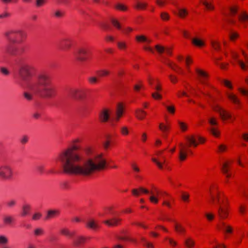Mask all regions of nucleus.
Listing matches in <instances>:
<instances>
[{
    "mask_svg": "<svg viewBox=\"0 0 248 248\" xmlns=\"http://www.w3.org/2000/svg\"><path fill=\"white\" fill-rule=\"evenodd\" d=\"M81 141L79 139L74 140L73 144L58 155L57 161L62 163L63 172L69 175L89 177L96 172L104 170L106 160L102 155H99L93 159H88L82 165H76L83 160L82 156L77 153L80 149V146L77 143Z\"/></svg>",
    "mask_w": 248,
    "mask_h": 248,
    "instance_id": "f257e3e1",
    "label": "nucleus"
},
{
    "mask_svg": "<svg viewBox=\"0 0 248 248\" xmlns=\"http://www.w3.org/2000/svg\"><path fill=\"white\" fill-rule=\"evenodd\" d=\"M25 88L28 92L23 93V96L27 100L33 99V96L42 98H52L57 94L56 88L51 86V79L46 73L39 74L35 80L26 83Z\"/></svg>",
    "mask_w": 248,
    "mask_h": 248,
    "instance_id": "f03ea898",
    "label": "nucleus"
},
{
    "mask_svg": "<svg viewBox=\"0 0 248 248\" xmlns=\"http://www.w3.org/2000/svg\"><path fill=\"white\" fill-rule=\"evenodd\" d=\"M186 143H180L179 144V159L181 162L186 159L188 154H193L191 147L196 148L200 144H203L205 141L204 138L195 135L186 136Z\"/></svg>",
    "mask_w": 248,
    "mask_h": 248,
    "instance_id": "7ed1b4c3",
    "label": "nucleus"
},
{
    "mask_svg": "<svg viewBox=\"0 0 248 248\" xmlns=\"http://www.w3.org/2000/svg\"><path fill=\"white\" fill-rule=\"evenodd\" d=\"M18 72L21 79L27 83L29 81L33 80L32 78L36 75L37 69L32 64L24 63L20 66Z\"/></svg>",
    "mask_w": 248,
    "mask_h": 248,
    "instance_id": "20e7f679",
    "label": "nucleus"
},
{
    "mask_svg": "<svg viewBox=\"0 0 248 248\" xmlns=\"http://www.w3.org/2000/svg\"><path fill=\"white\" fill-rule=\"evenodd\" d=\"M7 40L13 44H21L26 40L27 35L25 31L17 30H10L4 33Z\"/></svg>",
    "mask_w": 248,
    "mask_h": 248,
    "instance_id": "39448f33",
    "label": "nucleus"
},
{
    "mask_svg": "<svg viewBox=\"0 0 248 248\" xmlns=\"http://www.w3.org/2000/svg\"><path fill=\"white\" fill-rule=\"evenodd\" d=\"M219 207L217 210V216L220 219L225 220L228 218L231 211V206L227 197H223L217 201Z\"/></svg>",
    "mask_w": 248,
    "mask_h": 248,
    "instance_id": "423d86ee",
    "label": "nucleus"
},
{
    "mask_svg": "<svg viewBox=\"0 0 248 248\" xmlns=\"http://www.w3.org/2000/svg\"><path fill=\"white\" fill-rule=\"evenodd\" d=\"M75 61L77 62H84L92 60V54L85 47H78L74 54Z\"/></svg>",
    "mask_w": 248,
    "mask_h": 248,
    "instance_id": "0eeeda50",
    "label": "nucleus"
},
{
    "mask_svg": "<svg viewBox=\"0 0 248 248\" xmlns=\"http://www.w3.org/2000/svg\"><path fill=\"white\" fill-rule=\"evenodd\" d=\"M16 44L12 43L8 45L5 48V54L10 56H18L22 55L25 51V47Z\"/></svg>",
    "mask_w": 248,
    "mask_h": 248,
    "instance_id": "6e6552de",
    "label": "nucleus"
},
{
    "mask_svg": "<svg viewBox=\"0 0 248 248\" xmlns=\"http://www.w3.org/2000/svg\"><path fill=\"white\" fill-rule=\"evenodd\" d=\"M87 90L83 88H72L68 92V96L74 99L82 100L87 96Z\"/></svg>",
    "mask_w": 248,
    "mask_h": 248,
    "instance_id": "1a4fd4ad",
    "label": "nucleus"
},
{
    "mask_svg": "<svg viewBox=\"0 0 248 248\" xmlns=\"http://www.w3.org/2000/svg\"><path fill=\"white\" fill-rule=\"evenodd\" d=\"M73 40L69 37L61 38L57 43V49L60 51L67 52L73 46Z\"/></svg>",
    "mask_w": 248,
    "mask_h": 248,
    "instance_id": "9d476101",
    "label": "nucleus"
},
{
    "mask_svg": "<svg viewBox=\"0 0 248 248\" xmlns=\"http://www.w3.org/2000/svg\"><path fill=\"white\" fill-rule=\"evenodd\" d=\"M195 72L197 80L202 84L208 85L210 78L209 73L200 67H196Z\"/></svg>",
    "mask_w": 248,
    "mask_h": 248,
    "instance_id": "9b49d317",
    "label": "nucleus"
},
{
    "mask_svg": "<svg viewBox=\"0 0 248 248\" xmlns=\"http://www.w3.org/2000/svg\"><path fill=\"white\" fill-rule=\"evenodd\" d=\"M209 191L211 200L213 202L216 200L219 201L221 200L223 197H226L223 193L219 191L218 186L217 183H213L211 185Z\"/></svg>",
    "mask_w": 248,
    "mask_h": 248,
    "instance_id": "f8f14e48",
    "label": "nucleus"
},
{
    "mask_svg": "<svg viewBox=\"0 0 248 248\" xmlns=\"http://www.w3.org/2000/svg\"><path fill=\"white\" fill-rule=\"evenodd\" d=\"M111 109L109 108H103L98 113V120L100 123H108L110 118Z\"/></svg>",
    "mask_w": 248,
    "mask_h": 248,
    "instance_id": "ddd939ff",
    "label": "nucleus"
},
{
    "mask_svg": "<svg viewBox=\"0 0 248 248\" xmlns=\"http://www.w3.org/2000/svg\"><path fill=\"white\" fill-rule=\"evenodd\" d=\"M214 110L219 114L221 120L223 121L231 120L232 118V115L229 111L218 105L215 106Z\"/></svg>",
    "mask_w": 248,
    "mask_h": 248,
    "instance_id": "4468645a",
    "label": "nucleus"
},
{
    "mask_svg": "<svg viewBox=\"0 0 248 248\" xmlns=\"http://www.w3.org/2000/svg\"><path fill=\"white\" fill-rule=\"evenodd\" d=\"M232 161V160L225 161L222 165L221 170L223 175L227 178H230L232 176L231 171Z\"/></svg>",
    "mask_w": 248,
    "mask_h": 248,
    "instance_id": "2eb2a0df",
    "label": "nucleus"
},
{
    "mask_svg": "<svg viewBox=\"0 0 248 248\" xmlns=\"http://www.w3.org/2000/svg\"><path fill=\"white\" fill-rule=\"evenodd\" d=\"M125 109V104L122 102H118L117 104L115 111V120L116 122L120 121V119L123 117Z\"/></svg>",
    "mask_w": 248,
    "mask_h": 248,
    "instance_id": "dca6fc26",
    "label": "nucleus"
},
{
    "mask_svg": "<svg viewBox=\"0 0 248 248\" xmlns=\"http://www.w3.org/2000/svg\"><path fill=\"white\" fill-rule=\"evenodd\" d=\"M151 160L155 164L159 170H163L164 168L168 170H171V168L168 166L167 159L165 156H162L161 161H159L158 159L155 157H152Z\"/></svg>",
    "mask_w": 248,
    "mask_h": 248,
    "instance_id": "f3484780",
    "label": "nucleus"
},
{
    "mask_svg": "<svg viewBox=\"0 0 248 248\" xmlns=\"http://www.w3.org/2000/svg\"><path fill=\"white\" fill-rule=\"evenodd\" d=\"M160 190L157 187H156L155 185H152L150 186V188L149 190V193L151 194V196L149 198L150 202L154 204H157L159 202L158 198H156L154 196L155 194H156L158 193V191Z\"/></svg>",
    "mask_w": 248,
    "mask_h": 248,
    "instance_id": "a211bd4d",
    "label": "nucleus"
},
{
    "mask_svg": "<svg viewBox=\"0 0 248 248\" xmlns=\"http://www.w3.org/2000/svg\"><path fill=\"white\" fill-rule=\"evenodd\" d=\"M158 128L163 133L164 136L167 137L170 131L171 124L168 122H166V123H160L159 124Z\"/></svg>",
    "mask_w": 248,
    "mask_h": 248,
    "instance_id": "6ab92c4d",
    "label": "nucleus"
},
{
    "mask_svg": "<svg viewBox=\"0 0 248 248\" xmlns=\"http://www.w3.org/2000/svg\"><path fill=\"white\" fill-rule=\"evenodd\" d=\"M86 227L94 231H97L100 229L98 221L93 218L89 219L86 223Z\"/></svg>",
    "mask_w": 248,
    "mask_h": 248,
    "instance_id": "aec40b11",
    "label": "nucleus"
},
{
    "mask_svg": "<svg viewBox=\"0 0 248 248\" xmlns=\"http://www.w3.org/2000/svg\"><path fill=\"white\" fill-rule=\"evenodd\" d=\"M122 219L114 217L110 219L105 220L103 223L108 227L117 226L122 223Z\"/></svg>",
    "mask_w": 248,
    "mask_h": 248,
    "instance_id": "412c9836",
    "label": "nucleus"
},
{
    "mask_svg": "<svg viewBox=\"0 0 248 248\" xmlns=\"http://www.w3.org/2000/svg\"><path fill=\"white\" fill-rule=\"evenodd\" d=\"M227 97L232 103L236 106L237 108H240L241 101L235 94L233 93H228Z\"/></svg>",
    "mask_w": 248,
    "mask_h": 248,
    "instance_id": "4be33fe9",
    "label": "nucleus"
},
{
    "mask_svg": "<svg viewBox=\"0 0 248 248\" xmlns=\"http://www.w3.org/2000/svg\"><path fill=\"white\" fill-rule=\"evenodd\" d=\"M165 200L162 202V206H166L169 209L172 208L173 205L174 203V199L169 194V196H165Z\"/></svg>",
    "mask_w": 248,
    "mask_h": 248,
    "instance_id": "5701e85b",
    "label": "nucleus"
},
{
    "mask_svg": "<svg viewBox=\"0 0 248 248\" xmlns=\"http://www.w3.org/2000/svg\"><path fill=\"white\" fill-rule=\"evenodd\" d=\"M222 226L224 227V234L225 239H227L229 235H231L233 232V227L229 225L226 224L225 223H222Z\"/></svg>",
    "mask_w": 248,
    "mask_h": 248,
    "instance_id": "b1692460",
    "label": "nucleus"
},
{
    "mask_svg": "<svg viewBox=\"0 0 248 248\" xmlns=\"http://www.w3.org/2000/svg\"><path fill=\"white\" fill-rule=\"evenodd\" d=\"M133 196L138 197L142 194H148L149 193L148 189L143 187H140L138 188L133 189L131 191Z\"/></svg>",
    "mask_w": 248,
    "mask_h": 248,
    "instance_id": "393cba45",
    "label": "nucleus"
},
{
    "mask_svg": "<svg viewBox=\"0 0 248 248\" xmlns=\"http://www.w3.org/2000/svg\"><path fill=\"white\" fill-rule=\"evenodd\" d=\"M12 171L11 169L7 167L0 168V176L3 178H8L11 177Z\"/></svg>",
    "mask_w": 248,
    "mask_h": 248,
    "instance_id": "a878e982",
    "label": "nucleus"
},
{
    "mask_svg": "<svg viewBox=\"0 0 248 248\" xmlns=\"http://www.w3.org/2000/svg\"><path fill=\"white\" fill-rule=\"evenodd\" d=\"M242 55L244 57L246 62H244L242 61L238 60V62L242 68L244 70H248V56L247 54L243 50L242 52Z\"/></svg>",
    "mask_w": 248,
    "mask_h": 248,
    "instance_id": "bb28decb",
    "label": "nucleus"
},
{
    "mask_svg": "<svg viewBox=\"0 0 248 248\" xmlns=\"http://www.w3.org/2000/svg\"><path fill=\"white\" fill-rule=\"evenodd\" d=\"M88 238L84 236H79L74 240L73 243V246L75 247H79L84 245Z\"/></svg>",
    "mask_w": 248,
    "mask_h": 248,
    "instance_id": "cd10ccee",
    "label": "nucleus"
},
{
    "mask_svg": "<svg viewBox=\"0 0 248 248\" xmlns=\"http://www.w3.org/2000/svg\"><path fill=\"white\" fill-rule=\"evenodd\" d=\"M135 40L138 43H147L148 44H150L152 42L150 39L144 35L136 36Z\"/></svg>",
    "mask_w": 248,
    "mask_h": 248,
    "instance_id": "c85d7f7f",
    "label": "nucleus"
},
{
    "mask_svg": "<svg viewBox=\"0 0 248 248\" xmlns=\"http://www.w3.org/2000/svg\"><path fill=\"white\" fill-rule=\"evenodd\" d=\"M135 116L138 120L142 121L146 118L147 113L140 108H138L135 110Z\"/></svg>",
    "mask_w": 248,
    "mask_h": 248,
    "instance_id": "c756f323",
    "label": "nucleus"
},
{
    "mask_svg": "<svg viewBox=\"0 0 248 248\" xmlns=\"http://www.w3.org/2000/svg\"><path fill=\"white\" fill-rule=\"evenodd\" d=\"M202 3L206 10L213 11L215 10V6L212 0H203Z\"/></svg>",
    "mask_w": 248,
    "mask_h": 248,
    "instance_id": "7c9ffc66",
    "label": "nucleus"
},
{
    "mask_svg": "<svg viewBox=\"0 0 248 248\" xmlns=\"http://www.w3.org/2000/svg\"><path fill=\"white\" fill-rule=\"evenodd\" d=\"M238 19L242 23L248 22V14L246 11H242L238 16Z\"/></svg>",
    "mask_w": 248,
    "mask_h": 248,
    "instance_id": "2f4dec72",
    "label": "nucleus"
},
{
    "mask_svg": "<svg viewBox=\"0 0 248 248\" xmlns=\"http://www.w3.org/2000/svg\"><path fill=\"white\" fill-rule=\"evenodd\" d=\"M192 44L195 46L202 47L205 46V43L202 40L198 38H194L191 41Z\"/></svg>",
    "mask_w": 248,
    "mask_h": 248,
    "instance_id": "473e14b6",
    "label": "nucleus"
},
{
    "mask_svg": "<svg viewBox=\"0 0 248 248\" xmlns=\"http://www.w3.org/2000/svg\"><path fill=\"white\" fill-rule=\"evenodd\" d=\"M174 230L175 232L179 234H184L186 233V229L178 223H176L174 225Z\"/></svg>",
    "mask_w": 248,
    "mask_h": 248,
    "instance_id": "72a5a7b5",
    "label": "nucleus"
},
{
    "mask_svg": "<svg viewBox=\"0 0 248 248\" xmlns=\"http://www.w3.org/2000/svg\"><path fill=\"white\" fill-rule=\"evenodd\" d=\"M110 22L113 27L117 30H122L121 24L120 22L114 17H111L110 19Z\"/></svg>",
    "mask_w": 248,
    "mask_h": 248,
    "instance_id": "f704fd0d",
    "label": "nucleus"
},
{
    "mask_svg": "<svg viewBox=\"0 0 248 248\" xmlns=\"http://www.w3.org/2000/svg\"><path fill=\"white\" fill-rule=\"evenodd\" d=\"M195 245V242L191 237L186 238L185 241V246L186 248H194Z\"/></svg>",
    "mask_w": 248,
    "mask_h": 248,
    "instance_id": "c9c22d12",
    "label": "nucleus"
},
{
    "mask_svg": "<svg viewBox=\"0 0 248 248\" xmlns=\"http://www.w3.org/2000/svg\"><path fill=\"white\" fill-rule=\"evenodd\" d=\"M211 45L213 48L216 51H218L221 49V46L220 43L216 40L211 39L210 41Z\"/></svg>",
    "mask_w": 248,
    "mask_h": 248,
    "instance_id": "e433bc0d",
    "label": "nucleus"
},
{
    "mask_svg": "<svg viewBox=\"0 0 248 248\" xmlns=\"http://www.w3.org/2000/svg\"><path fill=\"white\" fill-rule=\"evenodd\" d=\"M239 10V6L237 5H234L232 6H231L230 8L229 11V17H232L235 16Z\"/></svg>",
    "mask_w": 248,
    "mask_h": 248,
    "instance_id": "4c0bfd02",
    "label": "nucleus"
},
{
    "mask_svg": "<svg viewBox=\"0 0 248 248\" xmlns=\"http://www.w3.org/2000/svg\"><path fill=\"white\" fill-rule=\"evenodd\" d=\"M97 76L99 78L107 77L110 74V72L108 70H100L96 72Z\"/></svg>",
    "mask_w": 248,
    "mask_h": 248,
    "instance_id": "58836bf2",
    "label": "nucleus"
},
{
    "mask_svg": "<svg viewBox=\"0 0 248 248\" xmlns=\"http://www.w3.org/2000/svg\"><path fill=\"white\" fill-rule=\"evenodd\" d=\"M60 233L62 235L69 237L70 238L73 237L76 234L75 232H70L68 229L66 228L62 229L60 231Z\"/></svg>",
    "mask_w": 248,
    "mask_h": 248,
    "instance_id": "ea45409f",
    "label": "nucleus"
},
{
    "mask_svg": "<svg viewBox=\"0 0 248 248\" xmlns=\"http://www.w3.org/2000/svg\"><path fill=\"white\" fill-rule=\"evenodd\" d=\"M181 198L183 202L185 203H189L190 202V195L187 192L181 191Z\"/></svg>",
    "mask_w": 248,
    "mask_h": 248,
    "instance_id": "a19ab883",
    "label": "nucleus"
},
{
    "mask_svg": "<svg viewBox=\"0 0 248 248\" xmlns=\"http://www.w3.org/2000/svg\"><path fill=\"white\" fill-rule=\"evenodd\" d=\"M119 239L123 241H128L135 244L138 243V241L136 238L129 236L120 237Z\"/></svg>",
    "mask_w": 248,
    "mask_h": 248,
    "instance_id": "79ce46f5",
    "label": "nucleus"
},
{
    "mask_svg": "<svg viewBox=\"0 0 248 248\" xmlns=\"http://www.w3.org/2000/svg\"><path fill=\"white\" fill-rule=\"evenodd\" d=\"M177 123L179 125V127L182 132H185L187 130L188 126L186 123L180 120H178Z\"/></svg>",
    "mask_w": 248,
    "mask_h": 248,
    "instance_id": "37998d69",
    "label": "nucleus"
},
{
    "mask_svg": "<svg viewBox=\"0 0 248 248\" xmlns=\"http://www.w3.org/2000/svg\"><path fill=\"white\" fill-rule=\"evenodd\" d=\"M118 48L120 50L125 51L127 48V43L125 41H119L117 43Z\"/></svg>",
    "mask_w": 248,
    "mask_h": 248,
    "instance_id": "c03bdc74",
    "label": "nucleus"
},
{
    "mask_svg": "<svg viewBox=\"0 0 248 248\" xmlns=\"http://www.w3.org/2000/svg\"><path fill=\"white\" fill-rule=\"evenodd\" d=\"M188 13L186 9H179L178 11V16L182 19L185 18L188 15Z\"/></svg>",
    "mask_w": 248,
    "mask_h": 248,
    "instance_id": "a18cd8bd",
    "label": "nucleus"
},
{
    "mask_svg": "<svg viewBox=\"0 0 248 248\" xmlns=\"http://www.w3.org/2000/svg\"><path fill=\"white\" fill-rule=\"evenodd\" d=\"M115 9L117 10L125 12L128 10V7L126 5L122 3H118L115 5Z\"/></svg>",
    "mask_w": 248,
    "mask_h": 248,
    "instance_id": "49530a36",
    "label": "nucleus"
},
{
    "mask_svg": "<svg viewBox=\"0 0 248 248\" xmlns=\"http://www.w3.org/2000/svg\"><path fill=\"white\" fill-rule=\"evenodd\" d=\"M98 26L100 29L104 31H108L110 29L109 25L106 22H100Z\"/></svg>",
    "mask_w": 248,
    "mask_h": 248,
    "instance_id": "de8ad7c7",
    "label": "nucleus"
},
{
    "mask_svg": "<svg viewBox=\"0 0 248 248\" xmlns=\"http://www.w3.org/2000/svg\"><path fill=\"white\" fill-rule=\"evenodd\" d=\"M247 210V205L246 204L242 203L241 204L238 208L239 213L242 215H245Z\"/></svg>",
    "mask_w": 248,
    "mask_h": 248,
    "instance_id": "09e8293b",
    "label": "nucleus"
},
{
    "mask_svg": "<svg viewBox=\"0 0 248 248\" xmlns=\"http://www.w3.org/2000/svg\"><path fill=\"white\" fill-rule=\"evenodd\" d=\"M147 6V3L145 2H137L135 8L138 10H144Z\"/></svg>",
    "mask_w": 248,
    "mask_h": 248,
    "instance_id": "8fccbe9b",
    "label": "nucleus"
},
{
    "mask_svg": "<svg viewBox=\"0 0 248 248\" xmlns=\"http://www.w3.org/2000/svg\"><path fill=\"white\" fill-rule=\"evenodd\" d=\"M238 191L242 196L245 197L248 200V189L240 187L238 188Z\"/></svg>",
    "mask_w": 248,
    "mask_h": 248,
    "instance_id": "3c124183",
    "label": "nucleus"
},
{
    "mask_svg": "<svg viewBox=\"0 0 248 248\" xmlns=\"http://www.w3.org/2000/svg\"><path fill=\"white\" fill-rule=\"evenodd\" d=\"M121 134L123 136H127L129 134V131L128 127L126 126H123L120 129Z\"/></svg>",
    "mask_w": 248,
    "mask_h": 248,
    "instance_id": "603ef678",
    "label": "nucleus"
},
{
    "mask_svg": "<svg viewBox=\"0 0 248 248\" xmlns=\"http://www.w3.org/2000/svg\"><path fill=\"white\" fill-rule=\"evenodd\" d=\"M204 217L206 218L207 220L210 222H212L215 218V215L210 212L206 213L204 214Z\"/></svg>",
    "mask_w": 248,
    "mask_h": 248,
    "instance_id": "864d4df0",
    "label": "nucleus"
},
{
    "mask_svg": "<svg viewBox=\"0 0 248 248\" xmlns=\"http://www.w3.org/2000/svg\"><path fill=\"white\" fill-rule=\"evenodd\" d=\"M173 71L180 75H184V71L183 69L175 63L173 69H172Z\"/></svg>",
    "mask_w": 248,
    "mask_h": 248,
    "instance_id": "5fc2aeb1",
    "label": "nucleus"
},
{
    "mask_svg": "<svg viewBox=\"0 0 248 248\" xmlns=\"http://www.w3.org/2000/svg\"><path fill=\"white\" fill-rule=\"evenodd\" d=\"M227 149H228L227 146L224 144H222L219 145L218 146L217 152V153H220V154L226 152L227 151Z\"/></svg>",
    "mask_w": 248,
    "mask_h": 248,
    "instance_id": "6e6d98bb",
    "label": "nucleus"
},
{
    "mask_svg": "<svg viewBox=\"0 0 248 248\" xmlns=\"http://www.w3.org/2000/svg\"><path fill=\"white\" fill-rule=\"evenodd\" d=\"M59 214V212L57 210H49L47 212V215L46 217V219L52 218L55 216L58 215Z\"/></svg>",
    "mask_w": 248,
    "mask_h": 248,
    "instance_id": "4d7b16f0",
    "label": "nucleus"
},
{
    "mask_svg": "<svg viewBox=\"0 0 248 248\" xmlns=\"http://www.w3.org/2000/svg\"><path fill=\"white\" fill-rule=\"evenodd\" d=\"M131 225L140 227L145 230H147L149 228V227L148 225L145 224L144 222H134L131 223Z\"/></svg>",
    "mask_w": 248,
    "mask_h": 248,
    "instance_id": "13d9d810",
    "label": "nucleus"
},
{
    "mask_svg": "<svg viewBox=\"0 0 248 248\" xmlns=\"http://www.w3.org/2000/svg\"><path fill=\"white\" fill-rule=\"evenodd\" d=\"M160 18L163 21H168L170 19V16L168 13L163 12L160 14Z\"/></svg>",
    "mask_w": 248,
    "mask_h": 248,
    "instance_id": "bf43d9fd",
    "label": "nucleus"
},
{
    "mask_svg": "<svg viewBox=\"0 0 248 248\" xmlns=\"http://www.w3.org/2000/svg\"><path fill=\"white\" fill-rule=\"evenodd\" d=\"M131 167L134 172L139 173L140 171V168L138 164L135 162H133L131 164Z\"/></svg>",
    "mask_w": 248,
    "mask_h": 248,
    "instance_id": "052dcab7",
    "label": "nucleus"
},
{
    "mask_svg": "<svg viewBox=\"0 0 248 248\" xmlns=\"http://www.w3.org/2000/svg\"><path fill=\"white\" fill-rule=\"evenodd\" d=\"M168 77L171 83L175 84L178 83V78L176 75L170 74L169 75Z\"/></svg>",
    "mask_w": 248,
    "mask_h": 248,
    "instance_id": "680f3d73",
    "label": "nucleus"
},
{
    "mask_svg": "<svg viewBox=\"0 0 248 248\" xmlns=\"http://www.w3.org/2000/svg\"><path fill=\"white\" fill-rule=\"evenodd\" d=\"M239 37V34L237 32H232L230 34L229 38L231 41L234 42Z\"/></svg>",
    "mask_w": 248,
    "mask_h": 248,
    "instance_id": "e2e57ef3",
    "label": "nucleus"
},
{
    "mask_svg": "<svg viewBox=\"0 0 248 248\" xmlns=\"http://www.w3.org/2000/svg\"><path fill=\"white\" fill-rule=\"evenodd\" d=\"M156 198H158V197H162L163 198H165V196H169V194L167 193L166 191L159 190L158 191L157 194H155L154 196Z\"/></svg>",
    "mask_w": 248,
    "mask_h": 248,
    "instance_id": "0e129e2a",
    "label": "nucleus"
},
{
    "mask_svg": "<svg viewBox=\"0 0 248 248\" xmlns=\"http://www.w3.org/2000/svg\"><path fill=\"white\" fill-rule=\"evenodd\" d=\"M210 133L212 135H213L214 136L216 137H219L220 135L219 131L217 129V127H213L210 129Z\"/></svg>",
    "mask_w": 248,
    "mask_h": 248,
    "instance_id": "69168bd1",
    "label": "nucleus"
},
{
    "mask_svg": "<svg viewBox=\"0 0 248 248\" xmlns=\"http://www.w3.org/2000/svg\"><path fill=\"white\" fill-rule=\"evenodd\" d=\"M143 85L141 81H139L137 84L134 85V90L135 92H139L142 88Z\"/></svg>",
    "mask_w": 248,
    "mask_h": 248,
    "instance_id": "338daca9",
    "label": "nucleus"
},
{
    "mask_svg": "<svg viewBox=\"0 0 248 248\" xmlns=\"http://www.w3.org/2000/svg\"><path fill=\"white\" fill-rule=\"evenodd\" d=\"M155 48L159 54H162L165 52V47L161 45H156L155 46Z\"/></svg>",
    "mask_w": 248,
    "mask_h": 248,
    "instance_id": "774afa93",
    "label": "nucleus"
}]
</instances>
